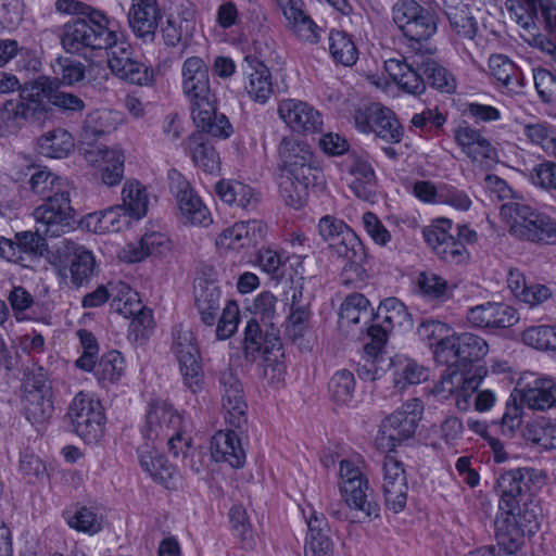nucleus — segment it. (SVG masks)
<instances>
[{
    "mask_svg": "<svg viewBox=\"0 0 556 556\" xmlns=\"http://www.w3.org/2000/svg\"><path fill=\"white\" fill-rule=\"evenodd\" d=\"M55 8L61 13L87 16V20L75 18L64 24L60 40L67 53L86 55L88 51L110 49L112 72L124 80L139 84V64L132 58L130 45L117 43L116 34L109 29L102 12L77 0H58Z\"/></svg>",
    "mask_w": 556,
    "mask_h": 556,
    "instance_id": "obj_1",
    "label": "nucleus"
},
{
    "mask_svg": "<svg viewBox=\"0 0 556 556\" xmlns=\"http://www.w3.org/2000/svg\"><path fill=\"white\" fill-rule=\"evenodd\" d=\"M281 176L279 192L287 205L300 208L311 189L324 190L326 178L311 147L293 137H285L278 149Z\"/></svg>",
    "mask_w": 556,
    "mask_h": 556,
    "instance_id": "obj_2",
    "label": "nucleus"
},
{
    "mask_svg": "<svg viewBox=\"0 0 556 556\" xmlns=\"http://www.w3.org/2000/svg\"><path fill=\"white\" fill-rule=\"evenodd\" d=\"M501 216L516 238L536 243L556 242V220L528 204L507 202L501 206Z\"/></svg>",
    "mask_w": 556,
    "mask_h": 556,
    "instance_id": "obj_3",
    "label": "nucleus"
},
{
    "mask_svg": "<svg viewBox=\"0 0 556 556\" xmlns=\"http://www.w3.org/2000/svg\"><path fill=\"white\" fill-rule=\"evenodd\" d=\"M138 219L139 182H128L122 190V204L89 214L86 226L97 233L115 232L128 228Z\"/></svg>",
    "mask_w": 556,
    "mask_h": 556,
    "instance_id": "obj_4",
    "label": "nucleus"
},
{
    "mask_svg": "<svg viewBox=\"0 0 556 556\" xmlns=\"http://www.w3.org/2000/svg\"><path fill=\"white\" fill-rule=\"evenodd\" d=\"M393 21L410 41L409 47L417 52L415 45L428 41L438 29L437 16L415 0H399L392 9Z\"/></svg>",
    "mask_w": 556,
    "mask_h": 556,
    "instance_id": "obj_5",
    "label": "nucleus"
},
{
    "mask_svg": "<svg viewBox=\"0 0 556 556\" xmlns=\"http://www.w3.org/2000/svg\"><path fill=\"white\" fill-rule=\"evenodd\" d=\"M422 406L419 400L413 399L386 417L375 439L376 446L382 452L393 451L403 441L410 439L420 420Z\"/></svg>",
    "mask_w": 556,
    "mask_h": 556,
    "instance_id": "obj_6",
    "label": "nucleus"
},
{
    "mask_svg": "<svg viewBox=\"0 0 556 556\" xmlns=\"http://www.w3.org/2000/svg\"><path fill=\"white\" fill-rule=\"evenodd\" d=\"M67 415L77 435L87 443L98 442L105 416L101 403L92 394L78 392L68 406Z\"/></svg>",
    "mask_w": 556,
    "mask_h": 556,
    "instance_id": "obj_7",
    "label": "nucleus"
},
{
    "mask_svg": "<svg viewBox=\"0 0 556 556\" xmlns=\"http://www.w3.org/2000/svg\"><path fill=\"white\" fill-rule=\"evenodd\" d=\"M37 231L50 237H60L74 228L75 211L71 205V191L62 195H49L34 210Z\"/></svg>",
    "mask_w": 556,
    "mask_h": 556,
    "instance_id": "obj_8",
    "label": "nucleus"
},
{
    "mask_svg": "<svg viewBox=\"0 0 556 556\" xmlns=\"http://www.w3.org/2000/svg\"><path fill=\"white\" fill-rule=\"evenodd\" d=\"M354 123L361 132L375 134L387 143H400L404 136V128L394 112L378 103L356 110Z\"/></svg>",
    "mask_w": 556,
    "mask_h": 556,
    "instance_id": "obj_9",
    "label": "nucleus"
},
{
    "mask_svg": "<svg viewBox=\"0 0 556 556\" xmlns=\"http://www.w3.org/2000/svg\"><path fill=\"white\" fill-rule=\"evenodd\" d=\"M338 485L346 506L364 511L368 517L378 516V506L368 501L370 493L368 480L362 470L351 460L339 464Z\"/></svg>",
    "mask_w": 556,
    "mask_h": 556,
    "instance_id": "obj_10",
    "label": "nucleus"
},
{
    "mask_svg": "<svg viewBox=\"0 0 556 556\" xmlns=\"http://www.w3.org/2000/svg\"><path fill=\"white\" fill-rule=\"evenodd\" d=\"M172 351L179 363L186 386L193 393L197 392L202 383V368L197 339L190 328L184 326L174 328Z\"/></svg>",
    "mask_w": 556,
    "mask_h": 556,
    "instance_id": "obj_11",
    "label": "nucleus"
},
{
    "mask_svg": "<svg viewBox=\"0 0 556 556\" xmlns=\"http://www.w3.org/2000/svg\"><path fill=\"white\" fill-rule=\"evenodd\" d=\"M218 381L225 420L233 429L242 430L248 424L242 383L232 368L222 371Z\"/></svg>",
    "mask_w": 556,
    "mask_h": 556,
    "instance_id": "obj_12",
    "label": "nucleus"
},
{
    "mask_svg": "<svg viewBox=\"0 0 556 556\" xmlns=\"http://www.w3.org/2000/svg\"><path fill=\"white\" fill-rule=\"evenodd\" d=\"M182 90L191 108L201 104V109H210L208 101L215 99L210 88L208 70L199 56L188 58L181 68Z\"/></svg>",
    "mask_w": 556,
    "mask_h": 556,
    "instance_id": "obj_13",
    "label": "nucleus"
},
{
    "mask_svg": "<svg viewBox=\"0 0 556 556\" xmlns=\"http://www.w3.org/2000/svg\"><path fill=\"white\" fill-rule=\"evenodd\" d=\"M382 469L386 505L397 514L406 506L408 491L403 464L393 456H386Z\"/></svg>",
    "mask_w": 556,
    "mask_h": 556,
    "instance_id": "obj_14",
    "label": "nucleus"
},
{
    "mask_svg": "<svg viewBox=\"0 0 556 556\" xmlns=\"http://www.w3.org/2000/svg\"><path fill=\"white\" fill-rule=\"evenodd\" d=\"M278 115L291 129L299 132H316L323 126L319 112L300 100L285 99L280 101Z\"/></svg>",
    "mask_w": 556,
    "mask_h": 556,
    "instance_id": "obj_15",
    "label": "nucleus"
},
{
    "mask_svg": "<svg viewBox=\"0 0 556 556\" xmlns=\"http://www.w3.org/2000/svg\"><path fill=\"white\" fill-rule=\"evenodd\" d=\"M410 59V63L405 59H389L384 62V70L400 89L409 94H420L426 89V80L415 62L422 60V53L416 51Z\"/></svg>",
    "mask_w": 556,
    "mask_h": 556,
    "instance_id": "obj_16",
    "label": "nucleus"
},
{
    "mask_svg": "<svg viewBox=\"0 0 556 556\" xmlns=\"http://www.w3.org/2000/svg\"><path fill=\"white\" fill-rule=\"evenodd\" d=\"M267 231L262 220L239 222L224 229L216 238V245L224 250L239 251L257 244Z\"/></svg>",
    "mask_w": 556,
    "mask_h": 556,
    "instance_id": "obj_17",
    "label": "nucleus"
},
{
    "mask_svg": "<svg viewBox=\"0 0 556 556\" xmlns=\"http://www.w3.org/2000/svg\"><path fill=\"white\" fill-rule=\"evenodd\" d=\"M454 138L462 151L481 166H490L497 159L496 149L480 130L470 126H459L455 129Z\"/></svg>",
    "mask_w": 556,
    "mask_h": 556,
    "instance_id": "obj_18",
    "label": "nucleus"
},
{
    "mask_svg": "<svg viewBox=\"0 0 556 556\" xmlns=\"http://www.w3.org/2000/svg\"><path fill=\"white\" fill-rule=\"evenodd\" d=\"M467 320L477 328H508L518 321V313L509 305L486 302L469 308Z\"/></svg>",
    "mask_w": 556,
    "mask_h": 556,
    "instance_id": "obj_19",
    "label": "nucleus"
},
{
    "mask_svg": "<svg viewBox=\"0 0 556 556\" xmlns=\"http://www.w3.org/2000/svg\"><path fill=\"white\" fill-rule=\"evenodd\" d=\"M184 424L181 415L166 401L154 399L148 404L144 434L150 440H159L172 429Z\"/></svg>",
    "mask_w": 556,
    "mask_h": 556,
    "instance_id": "obj_20",
    "label": "nucleus"
},
{
    "mask_svg": "<svg viewBox=\"0 0 556 556\" xmlns=\"http://www.w3.org/2000/svg\"><path fill=\"white\" fill-rule=\"evenodd\" d=\"M288 28L302 41H319V27L304 10L302 0H276Z\"/></svg>",
    "mask_w": 556,
    "mask_h": 556,
    "instance_id": "obj_21",
    "label": "nucleus"
},
{
    "mask_svg": "<svg viewBox=\"0 0 556 556\" xmlns=\"http://www.w3.org/2000/svg\"><path fill=\"white\" fill-rule=\"evenodd\" d=\"M23 406L26 418L33 424L48 420L53 413L51 388L42 379L26 384Z\"/></svg>",
    "mask_w": 556,
    "mask_h": 556,
    "instance_id": "obj_22",
    "label": "nucleus"
},
{
    "mask_svg": "<svg viewBox=\"0 0 556 556\" xmlns=\"http://www.w3.org/2000/svg\"><path fill=\"white\" fill-rule=\"evenodd\" d=\"M496 552L498 556L517 553L528 533L515 520L514 511H500L495 520Z\"/></svg>",
    "mask_w": 556,
    "mask_h": 556,
    "instance_id": "obj_23",
    "label": "nucleus"
},
{
    "mask_svg": "<svg viewBox=\"0 0 556 556\" xmlns=\"http://www.w3.org/2000/svg\"><path fill=\"white\" fill-rule=\"evenodd\" d=\"M343 170L351 176L350 188L353 193L364 201L375 197L376 175L371 165L358 155H350L343 164Z\"/></svg>",
    "mask_w": 556,
    "mask_h": 556,
    "instance_id": "obj_24",
    "label": "nucleus"
},
{
    "mask_svg": "<svg viewBox=\"0 0 556 556\" xmlns=\"http://www.w3.org/2000/svg\"><path fill=\"white\" fill-rule=\"evenodd\" d=\"M195 10L191 4L180 5L176 13L169 15L162 29L165 43L175 47L189 40L195 30Z\"/></svg>",
    "mask_w": 556,
    "mask_h": 556,
    "instance_id": "obj_25",
    "label": "nucleus"
},
{
    "mask_svg": "<svg viewBox=\"0 0 556 556\" xmlns=\"http://www.w3.org/2000/svg\"><path fill=\"white\" fill-rule=\"evenodd\" d=\"M211 454L216 462L228 463L240 468L245 462V453L235 430L218 431L212 439Z\"/></svg>",
    "mask_w": 556,
    "mask_h": 556,
    "instance_id": "obj_26",
    "label": "nucleus"
},
{
    "mask_svg": "<svg viewBox=\"0 0 556 556\" xmlns=\"http://www.w3.org/2000/svg\"><path fill=\"white\" fill-rule=\"evenodd\" d=\"M528 488L523 469L518 468L502 473L497 479V491L501 497L500 511H514L519 505V498Z\"/></svg>",
    "mask_w": 556,
    "mask_h": 556,
    "instance_id": "obj_27",
    "label": "nucleus"
},
{
    "mask_svg": "<svg viewBox=\"0 0 556 556\" xmlns=\"http://www.w3.org/2000/svg\"><path fill=\"white\" fill-rule=\"evenodd\" d=\"M307 528L305 556H332L333 542L325 517L313 511L307 518Z\"/></svg>",
    "mask_w": 556,
    "mask_h": 556,
    "instance_id": "obj_28",
    "label": "nucleus"
},
{
    "mask_svg": "<svg viewBox=\"0 0 556 556\" xmlns=\"http://www.w3.org/2000/svg\"><path fill=\"white\" fill-rule=\"evenodd\" d=\"M65 252L70 258L71 282L74 287L80 288L89 282L96 268L94 256L85 247L72 241L65 243Z\"/></svg>",
    "mask_w": 556,
    "mask_h": 556,
    "instance_id": "obj_29",
    "label": "nucleus"
},
{
    "mask_svg": "<svg viewBox=\"0 0 556 556\" xmlns=\"http://www.w3.org/2000/svg\"><path fill=\"white\" fill-rule=\"evenodd\" d=\"M210 109H201V104L191 108V116L200 132L213 137L228 138L232 134V126L224 114L216 111V99L208 101Z\"/></svg>",
    "mask_w": 556,
    "mask_h": 556,
    "instance_id": "obj_30",
    "label": "nucleus"
},
{
    "mask_svg": "<svg viewBox=\"0 0 556 556\" xmlns=\"http://www.w3.org/2000/svg\"><path fill=\"white\" fill-rule=\"evenodd\" d=\"M141 468L144 469L154 482L163 485L165 489H178L180 476L177 469L157 451H150L143 456L141 459Z\"/></svg>",
    "mask_w": 556,
    "mask_h": 556,
    "instance_id": "obj_31",
    "label": "nucleus"
},
{
    "mask_svg": "<svg viewBox=\"0 0 556 556\" xmlns=\"http://www.w3.org/2000/svg\"><path fill=\"white\" fill-rule=\"evenodd\" d=\"M372 319V308L369 301L361 293L345 298L339 313V324L346 331L353 326L366 327Z\"/></svg>",
    "mask_w": 556,
    "mask_h": 556,
    "instance_id": "obj_32",
    "label": "nucleus"
},
{
    "mask_svg": "<svg viewBox=\"0 0 556 556\" xmlns=\"http://www.w3.org/2000/svg\"><path fill=\"white\" fill-rule=\"evenodd\" d=\"M244 90L255 103L265 104L274 93L273 77L269 68L263 63H256L247 73Z\"/></svg>",
    "mask_w": 556,
    "mask_h": 556,
    "instance_id": "obj_33",
    "label": "nucleus"
},
{
    "mask_svg": "<svg viewBox=\"0 0 556 556\" xmlns=\"http://www.w3.org/2000/svg\"><path fill=\"white\" fill-rule=\"evenodd\" d=\"M115 311L126 319H130L129 338L134 341L139 339L137 330V318L139 317V294L126 282L119 281L116 285V294L113 299Z\"/></svg>",
    "mask_w": 556,
    "mask_h": 556,
    "instance_id": "obj_34",
    "label": "nucleus"
},
{
    "mask_svg": "<svg viewBox=\"0 0 556 556\" xmlns=\"http://www.w3.org/2000/svg\"><path fill=\"white\" fill-rule=\"evenodd\" d=\"M215 191L225 203L244 210L254 208L258 203V193L241 181L222 180L216 184Z\"/></svg>",
    "mask_w": 556,
    "mask_h": 556,
    "instance_id": "obj_35",
    "label": "nucleus"
},
{
    "mask_svg": "<svg viewBox=\"0 0 556 556\" xmlns=\"http://www.w3.org/2000/svg\"><path fill=\"white\" fill-rule=\"evenodd\" d=\"M53 81L50 78H41L34 83L31 92L27 98L42 97L51 104L59 106L66 111H80L84 109V102L75 94L60 91L54 88Z\"/></svg>",
    "mask_w": 556,
    "mask_h": 556,
    "instance_id": "obj_36",
    "label": "nucleus"
},
{
    "mask_svg": "<svg viewBox=\"0 0 556 556\" xmlns=\"http://www.w3.org/2000/svg\"><path fill=\"white\" fill-rule=\"evenodd\" d=\"M194 298L201 320L212 326L220 308V291L214 283L199 281L194 287Z\"/></svg>",
    "mask_w": 556,
    "mask_h": 556,
    "instance_id": "obj_37",
    "label": "nucleus"
},
{
    "mask_svg": "<svg viewBox=\"0 0 556 556\" xmlns=\"http://www.w3.org/2000/svg\"><path fill=\"white\" fill-rule=\"evenodd\" d=\"M188 150L193 163L206 173H214L219 168L218 154L201 132H193L187 139Z\"/></svg>",
    "mask_w": 556,
    "mask_h": 556,
    "instance_id": "obj_38",
    "label": "nucleus"
},
{
    "mask_svg": "<svg viewBox=\"0 0 556 556\" xmlns=\"http://www.w3.org/2000/svg\"><path fill=\"white\" fill-rule=\"evenodd\" d=\"M30 190L48 199L49 195H62L72 191V184L63 177H60L48 169L35 172L29 179Z\"/></svg>",
    "mask_w": 556,
    "mask_h": 556,
    "instance_id": "obj_39",
    "label": "nucleus"
},
{
    "mask_svg": "<svg viewBox=\"0 0 556 556\" xmlns=\"http://www.w3.org/2000/svg\"><path fill=\"white\" fill-rule=\"evenodd\" d=\"M39 152L52 159H62L70 154L74 148L72 135L62 128L45 132L38 141Z\"/></svg>",
    "mask_w": 556,
    "mask_h": 556,
    "instance_id": "obj_40",
    "label": "nucleus"
},
{
    "mask_svg": "<svg viewBox=\"0 0 556 556\" xmlns=\"http://www.w3.org/2000/svg\"><path fill=\"white\" fill-rule=\"evenodd\" d=\"M30 106L22 100H8L0 109V136L16 134L28 117Z\"/></svg>",
    "mask_w": 556,
    "mask_h": 556,
    "instance_id": "obj_41",
    "label": "nucleus"
},
{
    "mask_svg": "<svg viewBox=\"0 0 556 556\" xmlns=\"http://www.w3.org/2000/svg\"><path fill=\"white\" fill-rule=\"evenodd\" d=\"M522 402L531 409L545 410L555 404L553 397V381L536 378L522 390Z\"/></svg>",
    "mask_w": 556,
    "mask_h": 556,
    "instance_id": "obj_42",
    "label": "nucleus"
},
{
    "mask_svg": "<svg viewBox=\"0 0 556 556\" xmlns=\"http://www.w3.org/2000/svg\"><path fill=\"white\" fill-rule=\"evenodd\" d=\"M177 206L185 224L207 227L212 223L210 211L195 192L178 200Z\"/></svg>",
    "mask_w": 556,
    "mask_h": 556,
    "instance_id": "obj_43",
    "label": "nucleus"
},
{
    "mask_svg": "<svg viewBox=\"0 0 556 556\" xmlns=\"http://www.w3.org/2000/svg\"><path fill=\"white\" fill-rule=\"evenodd\" d=\"M522 135L534 146H539L549 155L556 154V128L544 121L522 124Z\"/></svg>",
    "mask_w": 556,
    "mask_h": 556,
    "instance_id": "obj_44",
    "label": "nucleus"
},
{
    "mask_svg": "<svg viewBox=\"0 0 556 556\" xmlns=\"http://www.w3.org/2000/svg\"><path fill=\"white\" fill-rule=\"evenodd\" d=\"M417 68L422 70L425 80L435 89L443 92H452L455 89V79L434 59L422 54V60H416Z\"/></svg>",
    "mask_w": 556,
    "mask_h": 556,
    "instance_id": "obj_45",
    "label": "nucleus"
},
{
    "mask_svg": "<svg viewBox=\"0 0 556 556\" xmlns=\"http://www.w3.org/2000/svg\"><path fill=\"white\" fill-rule=\"evenodd\" d=\"M490 74L508 90L521 86V75L516 65L503 54H493L489 59Z\"/></svg>",
    "mask_w": 556,
    "mask_h": 556,
    "instance_id": "obj_46",
    "label": "nucleus"
},
{
    "mask_svg": "<svg viewBox=\"0 0 556 556\" xmlns=\"http://www.w3.org/2000/svg\"><path fill=\"white\" fill-rule=\"evenodd\" d=\"M329 51L333 60L344 66L353 65L358 59V51L354 41L346 33L341 30L330 33Z\"/></svg>",
    "mask_w": 556,
    "mask_h": 556,
    "instance_id": "obj_47",
    "label": "nucleus"
},
{
    "mask_svg": "<svg viewBox=\"0 0 556 556\" xmlns=\"http://www.w3.org/2000/svg\"><path fill=\"white\" fill-rule=\"evenodd\" d=\"M394 384L404 390L407 386L420 383L428 378V369L414 359H397L393 363Z\"/></svg>",
    "mask_w": 556,
    "mask_h": 556,
    "instance_id": "obj_48",
    "label": "nucleus"
},
{
    "mask_svg": "<svg viewBox=\"0 0 556 556\" xmlns=\"http://www.w3.org/2000/svg\"><path fill=\"white\" fill-rule=\"evenodd\" d=\"M376 318L380 319L388 328L410 327L412 318L406 306L395 298L386 299L378 307Z\"/></svg>",
    "mask_w": 556,
    "mask_h": 556,
    "instance_id": "obj_49",
    "label": "nucleus"
},
{
    "mask_svg": "<svg viewBox=\"0 0 556 556\" xmlns=\"http://www.w3.org/2000/svg\"><path fill=\"white\" fill-rule=\"evenodd\" d=\"M65 519L67 525L78 532L94 534L102 528V516L86 506L66 511Z\"/></svg>",
    "mask_w": 556,
    "mask_h": 556,
    "instance_id": "obj_50",
    "label": "nucleus"
},
{
    "mask_svg": "<svg viewBox=\"0 0 556 556\" xmlns=\"http://www.w3.org/2000/svg\"><path fill=\"white\" fill-rule=\"evenodd\" d=\"M460 368L455 366L446 367L439 382L434 384L432 393L442 400L454 397L471 376Z\"/></svg>",
    "mask_w": 556,
    "mask_h": 556,
    "instance_id": "obj_51",
    "label": "nucleus"
},
{
    "mask_svg": "<svg viewBox=\"0 0 556 556\" xmlns=\"http://www.w3.org/2000/svg\"><path fill=\"white\" fill-rule=\"evenodd\" d=\"M457 349L462 367H466L468 363L481 359L489 351L484 339L469 332L458 334Z\"/></svg>",
    "mask_w": 556,
    "mask_h": 556,
    "instance_id": "obj_52",
    "label": "nucleus"
},
{
    "mask_svg": "<svg viewBox=\"0 0 556 556\" xmlns=\"http://www.w3.org/2000/svg\"><path fill=\"white\" fill-rule=\"evenodd\" d=\"M328 388L334 403L342 406L349 405L354 397V375L346 369L339 370L331 377Z\"/></svg>",
    "mask_w": 556,
    "mask_h": 556,
    "instance_id": "obj_53",
    "label": "nucleus"
},
{
    "mask_svg": "<svg viewBox=\"0 0 556 556\" xmlns=\"http://www.w3.org/2000/svg\"><path fill=\"white\" fill-rule=\"evenodd\" d=\"M124 372V359L119 352L111 351L103 355L96 367V377L102 387L119 380Z\"/></svg>",
    "mask_w": 556,
    "mask_h": 556,
    "instance_id": "obj_54",
    "label": "nucleus"
},
{
    "mask_svg": "<svg viewBox=\"0 0 556 556\" xmlns=\"http://www.w3.org/2000/svg\"><path fill=\"white\" fill-rule=\"evenodd\" d=\"M420 291L430 299L444 300L453 294L455 286L432 271H422L417 278Z\"/></svg>",
    "mask_w": 556,
    "mask_h": 556,
    "instance_id": "obj_55",
    "label": "nucleus"
},
{
    "mask_svg": "<svg viewBox=\"0 0 556 556\" xmlns=\"http://www.w3.org/2000/svg\"><path fill=\"white\" fill-rule=\"evenodd\" d=\"M172 249V240L161 230L148 229L141 236V260L148 256H165Z\"/></svg>",
    "mask_w": 556,
    "mask_h": 556,
    "instance_id": "obj_56",
    "label": "nucleus"
},
{
    "mask_svg": "<svg viewBox=\"0 0 556 556\" xmlns=\"http://www.w3.org/2000/svg\"><path fill=\"white\" fill-rule=\"evenodd\" d=\"M102 160V180L108 186L119 182L123 176L124 155L117 150L100 149Z\"/></svg>",
    "mask_w": 556,
    "mask_h": 556,
    "instance_id": "obj_57",
    "label": "nucleus"
},
{
    "mask_svg": "<svg viewBox=\"0 0 556 556\" xmlns=\"http://www.w3.org/2000/svg\"><path fill=\"white\" fill-rule=\"evenodd\" d=\"M54 79L63 85L71 86L85 77V66L68 58H56L52 63Z\"/></svg>",
    "mask_w": 556,
    "mask_h": 556,
    "instance_id": "obj_58",
    "label": "nucleus"
},
{
    "mask_svg": "<svg viewBox=\"0 0 556 556\" xmlns=\"http://www.w3.org/2000/svg\"><path fill=\"white\" fill-rule=\"evenodd\" d=\"M331 249L346 262L352 260H365V249L357 235L351 229L331 243Z\"/></svg>",
    "mask_w": 556,
    "mask_h": 556,
    "instance_id": "obj_59",
    "label": "nucleus"
},
{
    "mask_svg": "<svg viewBox=\"0 0 556 556\" xmlns=\"http://www.w3.org/2000/svg\"><path fill=\"white\" fill-rule=\"evenodd\" d=\"M161 18L162 13L156 0H141V39L153 40Z\"/></svg>",
    "mask_w": 556,
    "mask_h": 556,
    "instance_id": "obj_60",
    "label": "nucleus"
},
{
    "mask_svg": "<svg viewBox=\"0 0 556 556\" xmlns=\"http://www.w3.org/2000/svg\"><path fill=\"white\" fill-rule=\"evenodd\" d=\"M115 118L113 113L106 110H99L90 113L84 125L86 137H97L110 132L114 129Z\"/></svg>",
    "mask_w": 556,
    "mask_h": 556,
    "instance_id": "obj_61",
    "label": "nucleus"
},
{
    "mask_svg": "<svg viewBox=\"0 0 556 556\" xmlns=\"http://www.w3.org/2000/svg\"><path fill=\"white\" fill-rule=\"evenodd\" d=\"M457 342L458 334L455 333L447 334L444 339H440V343L437 344L433 351L435 361L447 367H462L460 358L458 357Z\"/></svg>",
    "mask_w": 556,
    "mask_h": 556,
    "instance_id": "obj_62",
    "label": "nucleus"
},
{
    "mask_svg": "<svg viewBox=\"0 0 556 556\" xmlns=\"http://www.w3.org/2000/svg\"><path fill=\"white\" fill-rule=\"evenodd\" d=\"M451 229L452 222L446 218L438 219L424 229V238L434 253L451 237Z\"/></svg>",
    "mask_w": 556,
    "mask_h": 556,
    "instance_id": "obj_63",
    "label": "nucleus"
},
{
    "mask_svg": "<svg viewBox=\"0 0 556 556\" xmlns=\"http://www.w3.org/2000/svg\"><path fill=\"white\" fill-rule=\"evenodd\" d=\"M531 181L545 190H556V163L545 161L534 166L530 174Z\"/></svg>",
    "mask_w": 556,
    "mask_h": 556,
    "instance_id": "obj_64",
    "label": "nucleus"
}]
</instances>
